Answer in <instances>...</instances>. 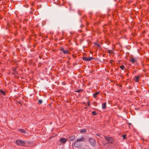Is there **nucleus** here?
<instances>
[{
    "label": "nucleus",
    "instance_id": "1",
    "mask_svg": "<svg viewBox=\"0 0 149 149\" xmlns=\"http://www.w3.org/2000/svg\"><path fill=\"white\" fill-rule=\"evenodd\" d=\"M84 141V139L83 137H82L81 138H79L77 139L74 143V146L75 147L77 148L80 147L81 145V144L80 142V141Z\"/></svg>",
    "mask_w": 149,
    "mask_h": 149
},
{
    "label": "nucleus",
    "instance_id": "2",
    "mask_svg": "<svg viewBox=\"0 0 149 149\" xmlns=\"http://www.w3.org/2000/svg\"><path fill=\"white\" fill-rule=\"evenodd\" d=\"M16 143L19 146H24L25 144V142L22 140H17L16 141Z\"/></svg>",
    "mask_w": 149,
    "mask_h": 149
},
{
    "label": "nucleus",
    "instance_id": "3",
    "mask_svg": "<svg viewBox=\"0 0 149 149\" xmlns=\"http://www.w3.org/2000/svg\"><path fill=\"white\" fill-rule=\"evenodd\" d=\"M89 141L91 145L93 146H95L96 144L95 140L93 138H90L89 139Z\"/></svg>",
    "mask_w": 149,
    "mask_h": 149
},
{
    "label": "nucleus",
    "instance_id": "4",
    "mask_svg": "<svg viewBox=\"0 0 149 149\" xmlns=\"http://www.w3.org/2000/svg\"><path fill=\"white\" fill-rule=\"evenodd\" d=\"M105 139L107 140L109 143H112L113 142V139L111 137H108L107 136H104Z\"/></svg>",
    "mask_w": 149,
    "mask_h": 149
},
{
    "label": "nucleus",
    "instance_id": "5",
    "mask_svg": "<svg viewBox=\"0 0 149 149\" xmlns=\"http://www.w3.org/2000/svg\"><path fill=\"white\" fill-rule=\"evenodd\" d=\"M93 59L94 58L92 57H84L83 58V60L88 61H91L92 60H93Z\"/></svg>",
    "mask_w": 149,
    "mask_h": 149
},
{
    "label": "nucleus",
    "instance_id": "6",
    "mask_svg": "<svg viewBox=\"0 0 149 149\" xmlns=\"http://www.w3.org/2000/svg\"><path fill=\"white\" fill-rule=\"evenodd\" d=\"M67 139H65L64 138H61L60 139V142L62 143H65L67 141Z\"/></svg>",
    "mask_w": 149,
    "mask_h": 149
},
{
    "label": "nucleus",
    "instance_id": "7",
    "mask_svg": "<svg viewBox=\"0 0 149 149\" xmlns=\"http://www.w3.org/2000/svg\"><path fill=\"white\" fill-rule=\"evenodd\" d=\"M139 76H136L135 77H134V80L136 82H138L139 81Z\"/></svg>",
    "mask_w": 149,
    "mask_h": 149
},
{
    "label": "nucleus",
    "instance_id": "8",
    "mask_svg": "<svg viewBox=\"0 0 149 149\" xmlns=\"http://www.w3.org/2000/svg\"><path fill=\"white\" fill-rule=\"evenodd\" d=\"M61 50L64 54H66L68 53V51L67 50H65L63 48H61Z\"/></svg>",
    "mask_w": 149,
    "mask_h": 149
},
{
    "label": "nucleus",
    "instance_id": "9",
    "mask_svg": "<svg viewBox=\"0 0 149 149\" xmlns=\"http://www.w3.org/2000/svg\"><path fill=\"white\" fill-rule=\"evenodd\" d=\"M106 103H104L102 105V108L103 109H104L106 108Z\"/></svg>",
    "mask_w": 149,
    "mask_h": 149
},
{
    "label": "nucleus",
    "instance_id": "10",
    "mask_svg": "<svg viewBox=\"0 0 149 149\" xmlns=\"http://www.w3.org/2000/svg\"><path fill=\"white\" fill-rule=\"evenodd\" d=\"M136 59L133 58H132L130 60V61L132 63H134V62H135L136 61Z\"/></svg>",
    "mask_w": 149,
    "mask_h": 149
},
{
    "label": "nucleus",
    "instance_id": "11",
    "mask_svg": "<svg viewBox=\"0 0 149 149\" xmlns=\"http://www.w3.org/2000/svg\"><path fill=\"white\" fill-rule=\"evenodd\" d=\"M75 139V136H72L70 138V141H72Z\"/></svg>",
    "mask_w": 149,
    "mask_h": 149
},
{
    "label": "nucleus",
    "instance_id": "12",
    "mask_svg": "<svg viewBox=\"0 0 149 149\" xmlns=\"http://www.w3.org/2000/svg\"><path fill=\"white\" fill-rule=\"evenodd\" d=\"M86 132V130L85 129H82L81 130L80 132L81 133H85Z\"/></svg>",
    "mask_w": 149,
    "mask_h": 149
},
{
    "label": "nucleus",
    "instance_id": "13",
    "mask_svg": "<svg viewBox=\"0 0 149 149\" xmlns=\"http://www.w3.org/2000/svg\"><path fill=\"white\" fill-rule=\"evenodd\" d=\"M99 94L98 92H97L95 93L93 95V96L94 97H95L97 95Z\"/></svg>",
    "mask_w": 149,
    "mask_h": 149
},
{
    "label": "nucleus",
    "instance_id": "14",
    "mask_svg": "<svg viewBox=\"0 0 149 149\" xmlns=\"http://www.w3.org/2000/svg\"><path fill=\"white\" fill-rule=\"evenodd\" d=\"M19 130L20 132L22 133H25V131L24 130L21 129Z\"/></svg>",
    "mask_w": 149,
    "mask_h": 149
},
{
    "label": "nucleus",
    "instance_id": "15",
    "mask_svg": "<svg viewBox=\"0 0 149 149\" xmlns=\"http://www.w3.org/2000/svg\"><path fill=\"white\" fill-rule=\"evenodd\" d=\"M0 91L1 92V93L3 94V95H5V93H4V92L3 91V90H0Z\"/></svg>",
    "mask_w": 149,
    "mask_h": 149
},
{
    "label": "nucleus",
    "instance_id": "16",
    "mask_svg": "<svg viewBox=\"0 0 149 149\" xmlns=\"http://www.w3.org/2000/svg\"><path fill=\"white\" fill-rule=\"evenodd\" d=\"M82 91H83L82 89H81L78 90L77 91H75V92H81Z\"/></svg>",
    "mask_w": 149,
    "mask_h": 149
},
{
    "label": "nucleus",
    "instance_id": "17",
    "mask_svg": "<svg viewBox=\"0 0 149 149\" xmlns=\"http://www.w3.org/2000/svg\"><path fill=\"white\" fill-rule=\"evenodd\" d=\"M124 65H122V66H120V68L122 69V70H123L124 68Z\"/></svg>",
    "mask_w": 149,
    "mask_h": 149
},
{
    "label": "nucleus",
    "instance_id": "18",
    "mask_svg": "<svg viewBox=\"0 0 149 149\" xmlns=\"http://www.w3.org/2000/svg\"><path fill=\"white\" fill-rule=\"evenodd\" d=\"M92 113L94 115H95L97 114L96 113L95 111L92 112Z\"/></svg>",
    "mask_w": 149,
    "mask_h": 149
},
{
    "label": "nucleus",
    "instance_id": "19",
    "mask_svg": "<svg viewBox=\"0 0 149 149\" xmlns=\"http://www.w3.org/2000/svg\"><path fill=\"white\" fill-rule=\"evenodd\" d=\"M38 102L39 103H40V104H41L42 103V100H38Z\"/></svg>",
    "mask_w": 149,
    "mask_h": 149
},
{
    "label": "nucleus",
    "instance_id": "20",
    "mask_svg": "<svg viewBox=\"0 0 149 149\" xmlns=\"http://www.w3.org/2000/svg\"><path fill=\"white\" fill-rule=\"evenodd\" d=\"M123 136V139H125L126 137V135H125Z\"/></svg>",
    "mask_w": 149,
    "mask_h": 149
},
{
    "label": "nucleus",
    "instance_id": "21",
    "mask_svg": "<svg viewBox=\"0 0 149 149\" xmlns=\"http://www.w3.org/2000/svg\"><path fill=\"white\" fill-rule=\"evenodd\" d=\"M95 45H96L97 46H98V47H100V46L99 45L97 44L96 43H95Z\"/></svg>",
    "mask_w": 149,
    "mask_h": 149
},
{
    "label": "nucleus",
    "instance_id": "22",
    "mask_svg": "<svg viewBox=\"0 0 149 149\" xmlns=\"http://www.w3.org/2000/svg\"><path fill=\"white\" fill-rule=\"evenodd\" d=\"M94 104L95 103V104H96V103L95 102H94Z\"/></svg>",
    "mask_w": 149,
    "mask_h": 149
},
{
    "label": "nucleus",
    "instance_id": "23",
    "mask_svg": "<svg viewBox=\"0 0 149 149\" xmlns=\"http://www.w3.org/2000/svg\"><path fill=\"white\" fill-rule=\"evenodd\" d=\"M82 149H85V148H82Z\"/></svg>",
    "mask_w": 149,
    "mask_h": 149
},
{
    "label": "nucleus",
    "instance_id": "24",
    "mask_svg": "<svg viewBox=\"0 0 149 149\" xmlns=\"http://www.w3.org/2000/svg\"><path fill=\"white\" fill-rule=\"evenodd\" d=\"M88 105H89V103H88Z\"/></svg>",
    "mask_w": 149,
    "mask_h": 149
}]
</instances>
